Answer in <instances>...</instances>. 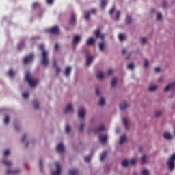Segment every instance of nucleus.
Instances as JSON below:
<instances>
[{
  "label": "nucleus",
  "instance_id": "18",
  "mask_svg": "<svg viewBox=\"0 0 175 175\" xmlns=\"http://www.w3.org/2000/svg\"><path fill=\"white\" fill-rule=\"evenodd\" d=\"M93 43H95V38L92 37L90 38L87 41V44H88L89 46L92 45Z\"/></svg>",
  "mask_w": 175,
  "mask_h": 175
},
{
  "label": "nucleus",
  "instance_id": "58",
  "mask_svg": "<svg viewBox=\"0 0 175 175\" xmlns=\"http://www.w3.org/2000/svg\"><path fill=\"white\" fill-rule=\"evenodd\" d=\"M113 70H108V75H113Z\"/></svg>",
  "mask_w": 175,
  "mask_h": 175
},
{
  "label": "nucleus",
  "instance_id": "10",
  "mask_svg": "<svg viewBox=\"0 0 175 175\" xmlns=\"http://www.w3.org/2000/svg\"><path fill=\"white\" fill-rule=\"evenodd\" d=\"M174 88H175V81L172 82V84L167 85L164 89V91L165 92H167V91H170V90H174Z\"/></svg>",
  "mask_w": 175,
  "mask_h": 175
},
{
  "label": "nucleus",
  "instance_id": "27",
  "mask_svg": "<svg viewBox=\"0 0 175 175\" xmlns=\"http://www.w3.org/2000/svg\"><path fill=\"white\" fill-rule=\"evenodd\" d=\"M142 175H150V171H148V170H147V169H144V170H142Z\"/></svg>",
  "mask_w": 175,
  "mask_h": 175
},
{
  "label": "nucleus",
  "instance_id": "40",
  "mask_svg": "<svg viewBox=\"0 0 175 175\" xmlns=\"http://www.w3.org/2000/svg\"><path fill=\"white\" fill-rule=\"evenodd\" d=\"M106 3H107V1L106 0H102L101 8H105L106 6Z\"/></svg>",
  "mask_w": 175,
  "mask_h": 175
},
{
  "label": "nucleus",
  "instance_id": "7",
  "mask_svg": "<svg viewBox=\"0 0 175 175\" xmlns=\"http://www.w3.org/2000/svg\"><path fill=\"white\" fill-rule=\"evenodd\" d=\"M33 61V54H30L29 56L25 57L24 64H29Z\"/></svg>",
  "mask_w": 175,
  "mask_h": 175
},
{
  "label": "nucleus",
  "instance_id": "64",
  "mask_svg": "<svg viewBox=\"0 0 175 175\" xmlns=\"http://www.w3.org/2000/svg\"><path fill=\"white\" fill-rule=\"evenodd\" d=\"M15 129H17V126H15Z\"/></svg>",
  "mask_w": 175,
  "mask_h": 175
},
{
  "label": "nucleus",
  "instance_id": "26",
  "mask_svg": "<svg viewBox=\"0 0 175 175\" xmlns=\"http://www.w3.org/2000/svg\"><path fill=\"white\" fill-rule=\"evenodd\" d=\"M107 156V153H106V152H104L101 155H100V161H105V158H106V157Z\"/></svg>",
  "mask_w": 175,
  "mask_h": 175
},
{
  "label": "nucleus",
  "instance_id": "28",
  "mask_svg": "<svg viewBox=\"0 0 175 175\" xmlns=\"http://www.w3.org/2000/svg\"><path fill=\"white\" fill-rule=\"evenodd\" d=\"M102 131H105V126L103 125L100 126L96 131V133H99L100 132H102Z\"/></svg>",
  "mask_w": 175,
  "mask_h": 175
},
{
  "label": "nucleus",
  "instance_id": "16",
  "mask_svg": "<svg viewBox=\"0 0 175 175\" xmlns=\"http://www.w3.org/2000/svg\"><path fill=\"white\" fill-rule=\"evenodd\" d=\"M164 137L166 140H172V139H173V136H172V134L169 132H165L164 133Z\"/></svg>",
  "mask_w": 175,
  "mask_h": 175
},
{
  "label": "nucleus",
  "instance_id": "35",
  "mask_svg": "<svg viewBox=\"0 0 175 175\" xmlns=\"http://www.w3.org/2000/svg\"><path fill=\"white\" fill-rule=\"evenodd\" d=\"M129 164L130 165H135L137 162V160H136V159H131L130 161H129Z\"/></svg>",
  "mask_w": 175,
  "mask_h": 175
},
{
  "label": "nucleus",
  "instance_id": "55",
  "mask_svg": "<svg viewBox=\"0 0 175 175\" xmlns=\"http://www.w3.org/2000/svg\"><path fill=\"white\" fill-rule=\"evenodd\" d=\"M47 3H49V5H51V3H53V2H54V0H46Z\"/></svg>",
  "mask_w": 175,
  "mask_h": 175
},
{
  "label": "nucleus",
  "instance_id": "47",
  "mask_svg": "<svg viewBox=\"0 0 175 175\" xmlns=\"http://www.w3.org/2000/svg\"><path fill=\"white\" fill-rule=\"evenodd\" d=\"M157 20H161L162 19V14L161 13H157Z\"/></svg>",
  "mask_w": 175,
  "mask_h": 175
},
{
  "label": "nucleus",
  "instance_id": "36",
  "mask_svg": "<svg viewBox=\"0 0 175 175\" xmlns=\"http://www.w3.org/2000/svg\"><path fill=\"white\" fill-rule=\"evenodd\" d=\"M9 120H10L9 116H5L3 120L4 123L6 124H9Z\"/></svg>",
  "mask_w": 175,
  "mask_h": 175
},
{
  "label": "nucleus",
  "instance_id": "3",
  "mask_svg": "<svg viewBox=\"0 0 175 175\" xmlns=\"http://www.w3.org/2000/svg\"><path fill=\"white\" fill-rule=\"evenodd\" d=\"M56 170L51 172V175H60L62 172V167H61V163H56Z\"/></svg>",
  "mask_w": 175,
  "mask_h": 175
},
{
  "label": "nucleus",
  "instance_id": "43",
  "mask_svg": "<svg viewBox=\"0 0 175 175\" xmlns=\"http://www.w3.org/2000/svg\"><path fill=\"white\" fill-rule=\"evenodd\" d=\"M66 132L67 133H69L70 132V125H66Z\"/></svg>",
  "mask_w": 175,
  "mask_h": 175
},
{
  "label": "nucleus",
  "instance_id": "50",
  "mask_svg": "<svg viewBox=\"0 0 175 175\" xmlns=\"http://www.w3.org/2000/svg\"><path fill=\"white\" fill-rule=\"evenodd\" d=\"M114 10H116V8L113 7L109 11V14H113V13H114Z\"/></svg>",
  "mask_w": 175,
  "mask_h": 175
},
{
  "label": "nucleus",
  "instance_id": "49",
  "mask_svg": "<svg viewBox=\"0 0 175 175\" xmlns=\"http://www.w3.org/2000/svg\"><path fill=\"white\" fill-rule=\"evenodd\" d=\"M29 95V94L28 93H27V92H25V93L23 94V98H25V99H27V98H28Z\"/></svg>",
  "mask_w": 175,
  "mask_h": 175
},
{
  "label": "nucleus",
  "instance_id": "19",
  "mask_svg": "<svg viewBox=\"0 0 175 175\" xmlns=\"http://www.w3.org/2000/svg\"><path fill=\"white\" fill-rule=\"evenodd\" d=\"M76 23V15L72 14L71 18L70 20V24H75Z\"/></svg>",
  "mask_w": 175,
  "mask_h": 175
},
{
  "label": "nucleus",
  "instance_id": "39",
  "mask_svg": "<svg viewBox=\"0 0 175 175\" xmlns=\"http://www.w3.org/2000/svg\"><path fill=\"white\" fill-rule=\"evenodd\" d=\"M146 161H147V156L144 155L142 157V163H146Z\"/></svg>",
  "mask_w": 175,
  "mask_h": 175
},
{
  "label": "nucleus",
  "instance_id": "54",
  "mask_svg": "<svg viewBox=\"0 0 175 175\" xmlns=\"http://www.w3.org/2000/svg\"><path fill=\"white\" fill-rule=\"evenodd\" d=\"M144 67H145V68L148 67V61L145 60V62H144Z\"/></svg>",
  "mask_w": 175,
  "mask_h": 175
},
{
  "label": "nucleus",
  "instance_id": "63",
  "mask_svg": "<svg viewBox=\"0 0 175 175\" xmlns=\"http://www.w3.org/2000/svg\"><path fill=\"white\" fill-rule=\"evenodd\" d=\"M125 53H126V49H122V53L125 54Z\"/></svg>",
  "mask_w": 175,
  "mask_h": 175
},
{
  "label": "nucleus",
  "instance_id": "29",
  "mask_svg": "<svg viewBox=\"0 0 175 175\" xmlns=\"http://www.w3.org/2000/svg\"><path fill=\"white\" fill-rule=\"evenodd\" d=\"M116 84H117V78L114 77L111 81V87H116Z\"/></svg>",
  "mask_w": 175,
  "mask_h": 175
},
{
  "label": "nucleus",
  "instance_id": "60",
  "mask_svg": "<svg viewBox=\"0 0 175 175\" xmlns=\"http://www.w3.org/2000/svg\"><path fill=\"white\" fill-rule=\"evenodd\" d=\"M161 69L159 68V67H157L155 68V72H160Z\"/></svg>",
  "mask_w": 175,
  "mask_h": 175
},
{
  "label": "nucleus",
  "instance_id": "15",
  "mask_svg": "<svg viewBox=\"0 0 175 175\" xmlns=\"http://www.w3.org/2000/svg\"><path fill=\"white\" fill-rule=\"evenodd\" d=\"M92 61H94V57L88 56L86 59V65H88V66H90V65L92 64Z\"/></svg>",
  "mask_w": 175,
  "mask_h": 175
},
{
  "label": "nucleus",
  "instance_id": "14",
  "mask_svg": "<svg viewBox=\"0 0 175 175\" xmlns=\"http://www.w3.org/2000/svg\"><path fill=\"white\" fill-rule=\"evenodd\" d=\"M99 140L103 144H105L107 142V135H100Z\"/></svg>",
  "mask_w": 175,
  "mask_h": 175
},
{
  "label": "nucleus",
  "instance_id": "8",
  "mask_svg": "<svg viewBox=\"0 0 175 175\" xmlns=\"http://www.w3.org/2000/svg\"><path fill=\"white\" fill-rule=\"evenodd\" d=\"M94 35H96V38H98L102 40L105 39V36L100 33V30L99 29L94 31Z\"/></svg>",
  "mask_w": 175,
  "mask_h": 175
},
{
  "label": "nucleus",
  "instance_id": "44",
  "mask_svg": "<svg viewBox=\"0 0 175 175\" xmlns=\"http://www.w3.org/2000/svg\"><path fill=\"white\" fill-rule=\"evenodd\" d=\"M123 122L124 124L125 128H128V120H126V118L123 119Z\"/></svg>",
  "mask_w": 175,
  "mask_h": 175
},
{
  "label": "nucleus",
  "instance_id": "5",
  "mask_svg": "<svg viewBox=\"0 0 175 175\" xmlns=\"http://www.w3.org/2000/svg\"><path fill=\"white\" fill-rule=\"evenodd\" d=\"M49 32H50V33H53V35H58V33H59V28L57 26H55L51 29H49Z\"/></svg>",
  "mask_w": 175,
  "mask_h": 175
},
{
  "label": "nucleus",
  "instance_id": "51",
  "mask_svg": "<svg viewBox=\"0 0 175 175\" xmlns=\"http://www.w3.org/2000/svg\"><path fill=\"white\" fill-rule=\"evenodd\" d=\"M90 159H91V157L90 156L86 157L85 158V162H88L89 161H90Z\"/></svg>",
  "mask_w": 175,
  "mask_h": 175
},
{
  "label": "nucleus",
  "instance_id": "11",
  "mask_svg": "<svg viewBox=\"0 0 175 175\" xmlns=\"http://www.w3.org/2000/svg\"><path fill=\"white\" fill-rule=\"evenodd\" d=\"M81 40V36L77 35L74 37V40L72 41V43L74 45L77 44V43H79L80 42V40Z\"/></svg>",
  "mask_w": 175,
  "mask_h": 175
},
{
  "label": "nucleus",
  "instance_id": "46",
  "mask_svg": "<svg viewBox=\"0 0 175 175\" xmlns=\"http://www.w3.org/2000/svg\"><path fill=\"white\" fill-rule=\"evenodd\" d=\"M132 21V19L131 18V16H127L126 17V24H130V23Z\"/></svg>",
  "mask_w": 175,
  "mask_h": 175
},
{
  "label": "nucleus",
  "instance_id": "41",
  "mask_svg": "<svg viewBox=\"0 0 175 175\" xmlns=\"http://www.w3.org/2000/svg\"><path fill=\"white\" fill-rule=\"evenodd\" d=\"M33 107L35 109H38L39 108V103L38 101H34Z\"/></svg>",
  "mask_w": 175,
  "mask_h": 175
},
{
  "label": "nucleus",
  "instance_id": "56",
  "mask_svg": "<svg viewBox=\"0 0 175 175\" xmlns=\"http://www.w3.org/2000/svg\"><path fill=\"white\" fill-rule=\"evenodd\" d=\"M25 139H27V135H23L22 139H21V142H25Z\"/></svg>",
  "mask_w": 175,
  "mask_h": 175
},
{
  "label": "nucleus",
  "instance_id": "24",
  "mask_svg": "<svg viewBox=\"0 0 175 175\" xmlns=\"http://www.w3.org/2000/svg\"><path fill=\"white\" fill-rule=\"evenodd\" d=\"M18 172H20V170H8L7 173L8 174H17V173H18Z\"/></svg>",
  "mask_w": 175,
  "mask_h": 175
},
{
  "label": "nucleus",
  "instance_id": "57",
  "mask_svg": "<svg viewBox=\"0 0 175 175\" xmlns=\"http://www.w3.org/2000/svg\"><path fill=\"white\" fill-rule=\"evenodd\" d=\"M84 126H85V125H84V124H81V127H80V131H83V129H84Z\"/></svg>",
  "mask_w": 175,
  "mask_h": 175
},
{
  "label": "nucleus",
  "instance_id": "33",
  "mask_svg": "<svg viewBox=\"0 0 175 175\" xmlns=\"http://www.w3.org/2000/svg\"><path fill=\"white\" fill-rule=\"evenodd\" d=\"M3 163L6 166H10L12 165V162L6 160L3 161Z\"/></svg>",
  "mask_w": 175,
  "mask_h": 175
},
{
  "label": "nucleus",
  "instance_id": "45",
  "mask_svg": "<svg viewBox=\"0 0 175 175\" xmlns=\"http://www.w3.org/2000/svg\"><path fill=\"white\" fill-rule=\"evenodd\" d=\"M8 155H10V150H6L4 152V157H8Z\"/></svg>",
  "mask_w": 175,
  "mask_h": 175
},
{
  "label": "nucleus",
  "instance_id": "23",
  "mask_svg": "<svg viewBox=\"0 0 175 175\" xmlns=\"http://www.w3.org/2000/svg\"><path fill=\"white\" fill-rule=\"evenodd\" d=\"M106 103V100L104 98H101L98 102L100 106H103Z\"/></svg>",
  "mask_w": 175,
  "mask_h": 175
},
{
  "label": "nucleus",
  "instance_id": "38",
  "mask_svg": "<svg viewBox=\"0 0 175 175\" xmlns=\"http://www.w3.org/2000/svg\"><path fill=\"white\" fill-rule=\"evenodd\" d=\"M54 66L56 68V73H59L61 72V68L57 67V63L54 62Z\"/></svg>",
  "mask_w": 175,
  "mask_h": 175
},
{
  "label": "nucleus",
  "instance_id": "2",
  "mask_svg": "<svg viewBox=\"0 0 175 175\" xmlns=\"http://www.w3.org/2000/svg\"><path fill=\"white\" fill-rule=\"evenodd\" d=\"M25 80L27 81V83H29L30 87H36L39 83V81H38V79H33L29 72L26 74Z\"/></svg>",
  "mask_w": 175,
  "mask_h": 175
},
{
  "label": "nucleus",
  "instance_id": "34",
  "mask_svg": "<svg viewBox=\"0 0 175 175\" xmlns=\"http://www.w3.org/2000/svg\"><path fill=\"white\" fill-rule=\"evenodd\" d=\"M142 44H146L147 43V38L146 37H143L141 38Z\"/></svg>",
  "mask_w": 175,
  "mask_h": 175
},
{
  "label": "nucleus",
  "instance_id": "1",
  "mask_svg": "<svg viewBox=\"0 0 175 175\" xmlns=\"http://www.w3.org/2000/svg\"><path fill=\"white\" fill-rule=\"evenodd\" d=\"M40 50H42V63L44 65V66H47L49 65V52L44 50V45L40 44L38 46Z\"/></svg>",
  "mask_w": 175,
  "mask_h": 175
},
{
  "label": "nucleus",
  "instance_id": "62",
  "mask_svg": "<svg viewBox=\"0 0 175 175\" xmlns=\"http://www.w3.org/2000/svg\"><path fill=\"white\" fill-rule=\"evenodd\" d=\"M96 94L97 95H99V89H96Z\"/></svg>",
  "mask_w": 175,
  "mask_h": 175
},
{
  "label": "nucleus",
  "instance_id": "17",
  "mask_svg": "<svg viewBox=\"0 0 175 175\" xmlns=\"http://www.w3.org/2000/svg\"><path fill=\"white\" fill-rule=\"evenodd\" d=\"M120 107L121 109V110H125V109H126V107H128V105L126 104V102H122L120 103Z\"/></svg>",
  "mask_w": 175,
  "mask_h": 175
},
{
  "label": "nucleus",
  "instance_id": "48",
  "mask_svg": "<svg viewBox=\"0 0 175 175\" xmlns=\"http://www.w3.org/2000/svg\"><path fill=\"white\" fill-rule=\"evenodd\" d=\"M120 14H121V12H120V11H118V12H117V14H116V20H117V21L120 20Z\"/></svg>",
  "mask_w": 175,
  "mask_h": 175
},
{
  "label": "nucleus",
  "instance_id": "25",
  "mask_svg": "<svg viewBox=\"0 0 175 175\" xmlns=\"http://www.w3.org/2000/svg\"><path fill=\"white\" fill-rule=\"evenodd\" d=\"M118 38H119V40H120V42H122V40H125V39H126L125 35L122 34V33L119 34Z\"/></svg>",
  "mask_w": 175,
  "mask_h": 175
},
{
  "label": "nucleus",
  "instance_id": "6",
  "mask_svg": "<svg viewBox=\"0 0 175 175\" xmlns=\"http://www.w3.org/2000/svg\"><path fill=\"white\" fill-rule=\"evenodd\" d=\"M73 113V105L71 103L67 105L66 109L64 110V113Z\"/></svg>",
  "mask_w": 175,
  "mask_h": 175
},
{
  "label": "nucleus",
  "instance_id": "52",
  "mask_svg": "<svg viewBox=\"0 0 175 175\" xmlns=\"http://www.w3.org/2000/svg\"><path fill=\"white\" fill-rule=\"evenodd\" d=\"M155 114H156L157 117H159V116H161V114H162V111H158L156 112Z\"/></svg>",
  "mask_w": 175,
  "mask_h": 175
},
{
  "label": "nucleus",
  "instance_id": "32",
  "mask_svg": "<svg viewBox=\"0 0 175 175\" xmlns=\"http://www.w3.org/2000/svg\"><path fill=\"white\" fill-rule=\"evenodd\" d=\"M157 88H158V87L155 85H150L149 87V90L150 91H155V90H157Z\"/></svg>",
  "mask_w": 175,
  "mask_h": 175
},
{
  "label": "nucleus",
  "instance_id": "12",
  "mask_svg": "<svg viewBox=\"0 0 175 175\" xmlns=\"http://www.w3.org/2000/svg\"><path fill=\"white\" fill-rule=\"evenodd\" d=\"M96 77L99 79V80H103V78L106 77V74H104L102 71H99L96 75Z\"/></svg>",
  "mask_w": 175,
  "mask_h": 175
},
{
  "label": "nucleus",
  "instance_id": "30",
  "mask_svg": "<svg viewBox=\"0 0 175 175\" xmlns=\"http://www.w3.org/2000/svg\"><path fill=\"white\" fill-rule=\"evenodd\" d=\"M69 175H77V170H70Z\"/></svg>",
  "mask_w": 175,
  "mask_h": 175
},
{
  "label": "nucleus",
  "instance_id": "42",
  "mask_svg": "<svg viewBox=\"0 0 175 175\" xmlns=\"http://www.w3.org/2000/svg\"><path fill=\"white\" fill-rule=\"evenodd\" d=\"M128 69H131V70L135 68V64H130L127 66Z\"/></svg>",
  "mask_w": 175,
  "mask_h": 175
},
{
  "label": "nucleus",
  "instance_id": "22",
  "mask_svg": "<svg viewBox=\"0 0 175 175\" xmlns=\"http://www.w3.org/2000/svg\"><path fill=\"white\" fill-rule=\"evenodd\" d=\"M72 70V68L70 67H67L66 68V71H65V75L66 76H69V75H70V72Z\"/></svg>",
  "mask_w": 175,
  "mask_h": 175
},
{
  "label": "nucleus",
  "instance_id": "20",
  "mask_svg": "<svg viewBox=\"0 0 175 175\" xmlns=\"http://www.w3.org/2000/svg\"><path fill=\"white\" fill-rule=\"evenodd\" d=\"M125 142H126V136L122 135V137H120V144H124Z\"/></svg>",
  "mask_w": 175,
  "mask_h": 175
},
{
  "label": "nucleus",
  "instance_id": "61",
  "mask_svg": "<svg viewBox=\"0 0 175 175\" xmlns=\"http://www.w3.org/2000/svg\"><path fill=\"white\" fill-rule=\"evenodd\" d=\"M40 169L42 171V160H40Z\"/></svg>",
  "mask_w": 175,
  "mask_h": 175
},
{
  "label": "nucleus",
  "instance_id": "31",
  "mask_svg": "<svg viewBox=\"0 0 175 175\" xmlns=\"http://www.w3.org/2000/svg\"><path fill=\"white\" fill-rule=\"evenodd\" d=\"M122 166H124V167H126V166H128V165H130L129 164V161H128V160H124L122 161Z\"/></svg>",
  "mask_w": 175,
  "mask_h": 175
},
{
  "label": "nucleus",
  "instance_id": "4",
  "mask_svg": "<svg viewBox=\"0 0 175 175\" xmlns=\"http://www.w3.org/2000/svg\"><path fill=\"white\" fill-rule=\"evenodd\" d=\"M78 116H79V118L84 120V117H85V109L84 108L79 109L78 111Z\"/></svg>",
  "mask_w": 175,
  "mask_h": 175
},
{
  "label": "nucleus",
  "instance_id": "37",
  "mask_svg": "<svg viewBox=\"0 0 175 175\" xmlns=\"http://www.w3.org/2000/svg\"><path fill=\"white\" fill-rule=\"evenodd\" d=\"M15 74L16 73L12 70H10L8 72V76H10V77H13V76H14Z\"/></svg>",
  "mask_w": 175,
  "mask_h": 175
},
{
  "label": "nucleus",
  "instance_id": "21",
  "mask_svg": "<svg viewBox=\"0 0 175 175\" xmlns=\"http://www.w3.org/2000/svg\"><path fill=\"white\" fill-rule=\"evenodd\" d=\"M105 42H103L99 44V49L100 51H105Z\"/></svg>",
  "mask_w": 175,
  "mask_h": 175
},
{
  "label": "nucleus",
  "instance_id": "53",
  "mask_svg": "<svg viewBox=\"0 0 175 175\" xmlns=\"http://www.w3.org/2000/svg\"><path fill=\"white\" fill-rule=\"evenodd\" d=\"M36 6H39V3H34L32 5V8H36Z\"/></svg>",
  "mask_w": 175,
  "mask_h": 175
},
{
  "label": "nucleus",
  "instance_id": "13",
  "mask_svg": "<svg viewBox=\"0 0 175 175\" xmlns=\"http://www.w3.org/2000/svg\"><path fill=\"white\" fill-rule=\"evenodd\" d=\"M91 13H92L93 14H95L96 13V10L93 9L90 12H86L85 15V20H90V15L91 14Z\"/></svg>",
  "mask_w": 175,
  "mask_h": 175
},
{
  "label": "nucleus",
  "instance_id": "59",
  "mask_svg": "<svg viewBox=\"0 0 175 175\" xmlns=\"http://www.w3.org/2000/svg\"><path fill=\"white\" fill-rule=\"evenodd\" d=\"M55 49V50H58V49H59V45H58V44H56Z\"/></svg>",
  "mask_w": 175,
  "mask_h": 175
},
{
  "label": "nucleus",
  "instance_id": "9",
  "mask_svg": "<svg viewBox=\"0 0 175 175\" xmlns=\"http://www.w3.org/2000/svg\"><path fill=\"white\" fill-rule=\"evenodd\" d=\"M56 150L58 152H64V151H65V146L61 143L57 146Z\"/></svg>",
  "mask_w": 175,
  "mask_h": 175
}]
</instances>
